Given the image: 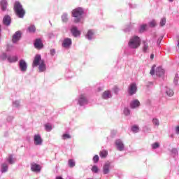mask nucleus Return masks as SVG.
<instances>
[{"mask_svg": "<svg viewBox=\"0 0 179 179\" xmlns=\"http://www.w3.org/2000/svg\"><path fill=\"white\" fill-rule=\"evenodd\" d=\"M131 131L134 132V134H136V132H139V127L137 125H134L131 127Z\"/></svg>", "mask_w": 179, "mask_h": 179, "instance_id": "c85d7f7f", "label": "nucleus"}, {"mask_svg": "<svg viewBox=\"0 0 179 179\" xmlns=\"http://www.w3.org/2000/svg\"><path fill=\"white\" fill-rule=\"evenodd\" d=\"M103 174H108L110 173V163H106L103 166Z\"/></svg>", "mask_w": 179, "mask_h": 179, "instance_id": "dca6fc26", "label": "nucleus"}, {"mask_svg": "<svg viewBox=\"0 0 179 179\" xmlns=\"http://www.w3.org/2000/svg\"><path fill=\"white\" fill-rule=\"evenodd\" d=\"M27 31L29 33H36V26L31 25L28 27Z\"/></svg>", "mask_w": 179, "mask_h": 179, "instance_id": "b1692460", "label": "nucleus"}, {"mask_svg": "<svg viewBox=\"0 0 179 179\" xmlns=\"http://www.w3.org/2000/svg\"><path fill=\"white\" fill-rule=\"evenodd\" d=\"M115 143L117 150H120V152H122V150H124V143H122L121 140H116Z\"/></svg>", "mask_w": 179, "mask_h": 179, "instance_id": "9b49d317", "label": "nucleus"}, {"mask_svg": "<svg viewBox=\"0 0 179 179\" xmlns=\"http://www.w3.org/2000/svg\"><path fill=\"white\" fill-rule=\"evenodd\" d=\"M176 134H179V126H177L176 128Z\"/></svg>", "mask_w": 179, "mask_h": 179, "instance_id": "de8ad7c7", "label": "nucleus"}, {"mask_svg": "<svg viewBox=\"0 0 179 179\" xmlns=\"http://www.w3.org/2000/svg\"><path fill=\"white\" fill-rule=\"evenodd\" d=\"M78 103L80 106H83L84 104H87V99H86V96L83 94H81L80 99L78 100Z\"/></svg>", "mask_w": 179, "mask_h": 179, "instance_id": "ddd939ff", "label": "nucleus"}, {"mask_svg": "<svg viewBox=\"0 0 179 179\" xmlns=\"http://www.w3.org/2000/svg\"><path fill=\"white\" fill-rule=\"evenodd\" d=\"M21 38L22 33L20 31H16L13 36L12 41L13 43H17V41H19V40H20Z\"/></svg>", "mask_w": 179, "mask_h": 179, "instance_id": "6e6552de", "label": "nucleus"}, {"mask_svg": "<svg viewBox=\"0 0 179 179\" xmlns=\"http://www.w3.org/2000/svg\"><path fill=\"white\" fill-rule=\"evenodd\" d=\"M114 92H115V93H117V92H120V89L117 87H114Z\"/></svg>", "mask_w": 179, "mask_h": 179, "instance_id": "a18cd8bd", "label": "nucleus"}, {"mask_svg": "<svg viewBox=\"0 0 179 179\" xmlns=\"http://www.w3.org/2000/svg\"><path fill=\"white\" fill-rule=\"evenodd\" d=\"M31 170L36 173H40V171H41V166L36 163H32L31 164Z\"/></svg>", "mask_w": 179, "mask_h": 179, "instance_id": "9d476101", "label": "nucleus"}, {"mask_svg": "<svg viewBox=\"0 0 179 179\" xmlns=\"http://www.w3.org/2000/svg\"><path fill=\"white\" fill-rule=\"evenodd\" d=\"M156 65L152 66L151 70H150V75L153 76L155 75V71Z\"/></svg>", "mask_w": 179, "mask_h": 179, "instance_id": "58836bf2", "label": "nucleus"}, {"mask_svg": "<svg viewBox=\"0 0 179 179\" xmlns=\"http://www.w3.org/2000/svg\"><path fill=\"white\" fill-rule=\"evenodd\" d=\"M72 138V136L70 134H63L62 136V139H64V141L66 139H71Z\"/></svg>", "mask_w": 179, "mask_h": 179, "instance_id": "72a5a7b5", "label": "nucleus"}, {"mask_svg": "<svg viewBox=\"0 0 179 179\" xmlns=\"http://www.w3.org/2000/svg\"><path fill=\"white\" fill-rule=\"evenodd\" d=\"M153 58H155V55L152 54V55H150V59H153Z\"/></svg>", "mask_w": 179, "mask_h": 179, "instance_id": "8fccbe9b", "label": "nucleus"}, {"mask_svg": "<svg viewBox=\"0 0 179 179\" xmlns=\"http://www.w3.org/2000/svg\"><path fill=\"white\" fill-rule=\"evenodd\" d=\"M159 146H160V144H159V143H155L154 144H152V149H157Z\"/></svg>", "mask_w": 179, "mask_h": 179, "instance_id": "37998d69", "label": "nucleus"}, {"mask_svg": "<svg viewBox=\"0 0 179 179\" xmlns=\"http://www.w3.org/2000/svg\"><path fill=\"white\" fill-rule=\"evenodd\" d=\"M178 47L179 48V38L178 40Z\"/></svg>", "mask_w": 179, "mask_h": 179, "instance_id": "603ef678", "label": "nucleus"}, {"mask_svg": "<svg viewBox=\"0 0 179 179\" xmlns=\"http://www.w3.org/2000/svg\"><path fill=\"white\" fill-rule=\"evenodd\" d=\"M136 90H138V87H136V83H132L129 85L128 93L130 96H132L136 93Z\"/></svg>", "mask_w": 179, "mask_h": 179, "instance_id": "39448f33", "label": "nucleus"}, {"mask_svg": "<svg viewBox=\"0 0 179 179\" xmlns=\"http://www.w3.org/2000/svg\"><path fill=\"white\" fill-rule=\"evenodd\" d=\"M56 179H64V178H62V177H61V176H57V177L56 178Z\"/></svg>", "mask_w": 179, "mask_h": 179, "instance_id": "3c124183", "label": "nucleus"}, {"mask_svg": "<svg viewBox=\"0 0 179 179\" xmlns=\"http://www.w3.org/2000/svg\"><path fill=\"white\" fill-rule=\"evenodd\" d=\"M83 15V8L78 7L72 10V16L76 17L74 20L75 23L80 22V17Z\"/></svg>", "mask_w": 179, "mask_h": 179, "instance_id": "f03ea898", "label": "nucleus"}, {"mask_svg": "<svg viewBox=\"0 0 179 179\" xmlns=\"http://www.w3.org/2000/svg\"><path fill=\"white\" fill-rule=\"evenodd\" d=\"M50 54L54 55V54H55V50L54 49L50 50Z\"/></svg>", "mask_w": 179, "mask_h": 179, "instance_id": "49530a36", "label": "nucleus"}, {"mask_svg": "<svg viewBox=\"0 0 179 179\" xmlns=\"http://www.w3.org/2000/svg\"><path fill=\"white\" fill-rule=\"evenodd\" d=\"M156 75L157 76H163V75H164V69H162V67H157L156 69Z\"/></svg>", "mask_w": 179, "mask_h": 179, "instance_id": "f3484780", "label": "nucleus"}, {"mask_svg": "<svg viewBox=\"0 0 179 179\" xmlns=\"http://www.w3.org/2000/svg\"><path fill=\"white\" fill-rule=\"evenodd\" d=\"M102 97H103V99H110V97H112L111 92H110L108 90L105 91L102 94Z\"/></svg>", "mask_w": 179, "mask_h": 179, "instance_id": "aec40b11", "label": "nucleus"}, {"mask_svg": "<svg viewBox=\"0 0 179 179\" xmlns=\"http://www.w3.org/2000/svg\"><path fill=\"white\" fill-rule=\"evenodd\" d=\"M149 24H150V27H155V26L157 24L156 23V20H153L150 22Z\"/></svg>", "mask_w": 179, "mask_h": 179, "instance_id": "473e14b6", "label": "nucleus"}, {"mask_svg": "<svg viewBox=\"0 0 179 179\" xmlns=\"http://www.w3.org/2000/svg\"><path fill=\"white\" fill-rule=\"evenodd\" d=\"M10 22H11V20L9 15H6L3 19V23L6 26H9V24H10Z\"/></svg>", "mask_w": 179, "mask_h": 179, "instance_id": "2eb2a0df", "label": "nucleus"}, {"mask_svg": "<svg viewBox=\"0 0 179 179\" xmlns=\"http://www.w3.org/2000/svg\"><path fill=\"white\" fill-rule=\"evenodd\" d=\"M8 59V57L6 56V54L3 53L2 56H1V59H3V61H5V59Z\"/></svg>", "mask_w": 179, "mask_h": 179, "instance_id": "c03bdc74", "label": "nucleus"}, {"mask_svg": "<svg viewBox=\"0 0 179 179\" xmlns=\"http://www.w3.org/2000/svg\"><path fill=\"white\" fill-rule=\"evenodd\" d=\"M166 93L168 96H169V97L174 96V91H173V90L168 89Z\"/></svg>", "mask_w": 179, "mask_h": 179, "instance_id": "cd10ccee", "label": "nucleus"}, {"mask_svg": "<svg viewBox=\"0 0 179 179\" xmlns=\"http://www.w3.org/2000/svg\"><path fill=\"white\" fill-rule=\"evenodd\" d=\"M91 170L93 173H99V168L97 167V166H92Z\"/></svg>", "mask_w": 179, "mask_h": 179, "instance_id": "e433bc0d", "label": "nucleus"}, {"mask_svg": "<svg viewBox=\"0 0 179 179\" xmlns=\"http://www.w3.org/2000/svg\"><path fill=\"white\" fill-rule=\"evenodd\" d=\"M143 52H148V50H149V45L146 43V41H143Z\"/></svg>", "mask_w": 179, "mask_h": 179, "instance_id": "4be33fe9", "label": "nucleus"}, {"mask_svg": "<svg viewBox=\"0 0 179 179\" xmlns=\"http://www.w3.org/2000/svg\"><path fill=\"white\" fill-rule=\"evenodd\" d=\"M159 24H160L161 27H163V26H164L166 24V18L165 17L162 18V20L159 22Z\"/></svg>", "mask_w": 179, "mask_h": 179, "instance_id": "f704fd0d", "label": "nucleus"}, {"mask_svg": "<svg viewBox=\"0 0 179 179\" xmlns=\"http://www.w3.org/2000/svg\"><path fill=\"white\" fill-rule=\"evenodd\" d=\"M152 123L154 125H157V127H159L160 125V122H159V120H157V119H153Z\"/></svg>", "mask_w": 179, "mask_h": 179, "instance_id": "c9c22d12", "label": "nucleus"}, {"mask_svg": "<svg viewBox=\"0 0 179 179\" xmlns=\"http://www.w3.org/2000/svg\"><path fill=\"white\" fill-rule=\"evenodd\" d=\"M8 61H9V62H16V61H17V56H13V57L8 56Z\"/></svg>", "mask_w": 179, "mask_h": 179, "instance_id": "393cba45", "label": "nucleus"}, {"mask_svg": "<svg viewBox=\"0 0 179 179\" xmlns=\"http://www.w3.org/2000/svg\"><path fill=\"white\" fill-rule=\"evenodd\" d=\"M145 30H146V24L141 25L140 28V32L142 33L145 31Z\"/></svg>", "mask_w": 179, "mask_h": 179, "instance_id": "4c0bfd02", "label": "nucleus"}, {"mask_svg": "<svg viewBox=\"0 0 179 179\" xmlns=\"http://www.w3.org/2000/svg\"><path fill=\"white\" fill-rule=\"evenodd\" d=\"M69 166L71 168L75 167V161H73V159H69Z\"/></svg>", "mask_w": 179, "mask_h": 179, "instance_id": "2f4dec72", "label": "nucleus"}, {"mask_svg": "<svg viewBox=\"0 0 179 179\" xmlns=\"http://www.w3.org/2000/svg\"><path fill=\"white\" fill-rule=\"evenodd\" d=\"M130 106L131 108H136V107H139V106H141V102L136 99L131 101Z\"/></svg>", "mask_w": 179, "mask_h": 179, "instance_id": "a211bd4d", "label": "nucleus"}, {"mask_svg": "<svg viewBox=\"0 0 179 179\" xmlns=\"http://www.w3.org/2000/svg\"><path fill=\"white\" fill-rule=\"evenodd\" d=\"M93 34H94V33L93 32L92 30H89L87 34V38H88V40H92V37H93Z\"/></svg>", "mask_w": 179, "mask_h": 179, "instance_id": "a878e982", "label": "nucleus"}, {"mask_svg": "<svg viewBox=\"0 0 179 179\" xmlns=\"http://www.w3.org/2000/svg\"><path fill=\"white\" fill-rule=\"evenodd\" d=\"M1 6L2 10H6V8L8 6V1H6V0H2L1 1Z\"/></svg>", "mask_w": 179, "mask_h": 179, "instance_id": "412c9836", "label": "nucleus"}, {"mask_svg": "<svg viewBox=\"0 0 179 179\" xmlns=\"http://www.w3.org/2000/svg\"><path fill=\"white\" fill-rule=\"evenodd\" d=\"M131 111L129 110V109H128V108H125L124 109V113L125 114V115H129Z\"/></svg>", "mask_w": 179, "mask_h": 179, "instance_id": "ea45409f", "label": "nucleus"}, {"mask_svg": "<svg viewBox=\"0 0 179 179\" xmlns=\"http://www.w3.org/2000/svg\"><path fill=\"white\" fill-rule=\"evenodd\" d=\"M0 37H1V25H0Z\"/></svg>", "mask_w": 179, "mask_h": 179, "instance_id": "5fc2aeb1", "label": "nucleus"}, {"mask_svg": "<svg viewBox=\"0 0 179 179\" xmlns=\"http://www.w3.org/2000/svg\"><path fill=\"white\" fill-rule=\"evenodd\" d=\"M34 145H36V146L42 145L43 138H41V136H40L39 134H36L34 136Z\"/></svg>", "mask_w": 179, "mask_h": 179, "instance_id": "0eeeda50", "label": "nucleus"}, {"mask_svg": "<svg viewBox=\"0 0 179 179\" xmlns=\"http://www.w3.org/2000/svg\"><path fill=\"white\" fill-rule=\"evenodd\" d=\"M38 66L39 72H45L46 67H45V63L44 61L41 62V64H40Z\"/></svg>", "mask_w": 179, "mask_h": 179, "instance_id": "6ab92c4d", "label": "nucleus"}, {"mask_svg": "<svg viewBox=\"0 0 179 179\" xmlns=\"http://www.w3.org/2000/svg\"><path fill=\"white\" fill-rule=\"evenodd\" d=\"M71 33L74 37H78V36H80V31L78 30V27H73L71 28Z\"/></svg>", "mask_w": 179, "mask_h": 179, "instance_id": "4468645a", "label": "nucleus"}, {"mask_svg": "<svg viewBox=\"0 0 179 179\" xmlns=\"http://www.w3.org/2000/svg\"><path fill=\"white\" fill-rule=\"evenodd\" d=\"M13 104H14V106H15V107H17V106H18V104H19V102L15 101V102L13 103Z\"/></svg>", "mask_w": 179, "mask_h": 179, "instance_id": "09e8293b", "label": "nucleus"}, {"mask_svg": "<svg viewBox=\"0 0 179 179\" xmlns=\"http://www.w3.org/2000/svg\"><path fill=\"white\" fill-rule=\"evenodd\" d=\"M20 69L24 72L27 69V64L26 63V61L24 60H20Z\"/></svg>", "mask_w": 179, "mask_h": 179, "instance_id": "f8f14e48", "label": "nucleus"}, {"mask_svg": "<svg viewBox=\"0 0 179 179\" xmlns=\"http://www.w3.org/2000/svg\"><path fill=\"white\" fill-rule=\"evenodd\" d=\"M34 47L36 48V50H41V48L44 47V44H43L41 39L40 38L36 39L35 42L34 43Z\"/></svg>", "mask_w": 179, "mask_h": 179, "instance_id": "423d86ee", "label": "nucleus"}, {"mask_svg": "<svg viewBox=\"0 0 179 179\" xmlns=\"http://www.w3.org/2000/svg\"><path fill=\"white\" fill-rule=\"evenodd\" d=\"M108 155V152L107 150H102L99 156L100 157H102L103 159L107 157V155Z\"/></svg>", "mask_w": 179, "mask_h": 179, "instance_id": "5701e85b", "label": "nucleus"}, {"mask_svg": "<svg viewBox=\"0 0 179 179\" xmlns=\"http://www.w3.org/2000/svg\"><path fill=\"white\" fill-rule=\"evenodd\" d=\"M45 129L47 132H50V131H52V126L49 124H45Z\"/></svg>", "mask_w": 179, "mask_h": 179, "instance_id": "bb28decb", "label": "nucleus"}, {"mask_svg": "<svg viewBox=\"0 0 179 179\" xmlns=\"http://www.w3.org/2000/svg\"><path fill=\"white\" fill-rule=\"evenodd\" d=\"M72 45V40L69 38H65L62 43L64 48H69Z\"/></svg>", "mask_w": 179, "mask_h": 179, "instance_id": "1a4fd4ad", "label": "nucleus"}, {"mask_svg": "<svg viewBox=\"0 0 179 179\" xmlns=\"http://www.w3.org/2000/svg\"><path fill=\"white\" fill-rule=\"evenodd\" d=\"M141 45V38L138 36H134L129 41L130 48H138Z\"/></svg>", "mask_w": 179, "mask_h": 179, "instance_id": "7ed1b4c3", "label": "nucleus"}, {"mask_svg": "<svg viewBox=\"0 0 179 179\" xmlns=\"http://www.w3.org/2000/svg\"><path fill=\"white\" fill-rule=\"evenodd\" d=\"M1 171H2V173H6V171H8V165L7 164H2Z\"/></svg>", "mask_w": 179, "mask_h": 179, "instance_id": "c756f323", "label": "nucleus"}, {"mask_svg": "<svg viewBox=\"0 0 179 179\" xmlns=\"http://www.w3.org/2000/svg\"><path fill=\"white\" fill-rule=\"evenodd\" d=\"M62 22H64V23H66V22H68V15L64 14V15L62 16Z\"/></svg>", "mask_w": 179, "mask_h": 179, "instance_id": "7c9ffc66", "label": "nucleus"}, {"mask_svg": "<svg viewBox=\"0 0 179 179\" xmlns=\"http://www.w3.org/2000/svg\"><path fill=\"white\" fill-rule=\"evenodd\" d=\"M99 155H95V156L93 157V162H94V163H98V162H99Z\"/></svg>", "mask_w": 179, "mask_h": 179, "instance_id": "a19ab883", "label": "nucleus"}, {"mask_svg": "<svg viewBox=\"0 0 179 179\" xmlns=\"http://www.w3.org/2000/svg\"><path fill=\"white\" fill-rule=\"evenodd\" d=\"M8 162L10 163V164H13V157L12 156H9Z\"/></svg>", "mask_w": 179, "mask_h": 179, "instance_id": "79ce46f5", "label": "nucleus"}, {"mask_svg": "<svg viewBox=\"0 0 179 179\" xmlns=\"http://www.w3.org/2000/svg\"><path fill=\"white\" fill-rule=\"evenodd\" d=\"M41 62H44V60L41 59V55H36L33 60L32 67L34 68L36 66H38Z\"/></svg>", "mask_w": 179, "mask_h": 179, "instance_id": "20e7f679", "label": "nucleus"}, {"mask_svg": "<svg viewBox=\"0 0 179 179\" xmlns=\"http://www.w3.org/2000/svg\"><path fill=\"white\" fill-rule=\"evenodd\" d=\"M174 0H169V2H173Z\"/></svg>", "mask_w": 179, "mask_h": 179, "instance_id": "864d4df0", "label": "nucleus"}, {"mask_svg": "<svg viewBox=\"0 0 179 179\" xmlns=\"http://www.w3.org/2000/svg\"><path fill=\"white\" fill-rule=\"evenodd\" d=\"M14 11L15 15L20 19H23V17H24V15H26V11L19 1H15L14 4Z\"/></svg>", "mask_w": 179, "mask_h": 179, "instance_id": "f257e3e1", "label": "nucleus"}]
</instances>
